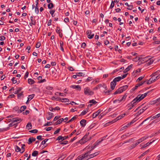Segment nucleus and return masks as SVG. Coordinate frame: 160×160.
Segmentation results:
<instances>
[{"label": "nucleus", "instance_id": "obj_1", "mask_svg": "<svg viewBox=\"0 0 160 160\" xmlns=\"http://www.w3.org/2000/svg\"><path fill=\"white\" fill-rule=\"evenodd\" d=\"M145 97L142 94L141 96L138 95L137 97L135 98L130 103H128L127 107L128 108V110H130L136 104V103L139 102L140 101L144 98Z\"/></svg>", "mask_w": 160, "mask_h": 160}, {"label": "nucleus", "instance_id": "obj_2", "mask_svg": "<svg viewBox=\"0 0 160 160\" xmlns=\"http://www.w3.org/2000/svg\"><path fill=\"white\" fill-rule=\"evenodd\" d=\"M121 80V77H118L114 78L113 81L110 83V87L112 90L114 89L117 84V82H118Z\"/></svg>", "mask_w": 160, "mask_h": 160}, {"label": "nucleus", "instance_id": "obj_3", "mask_svg": "<svg viewBox=\"0 0 160 160\" xmlns=\"http://www.w3.org/2000/svg\"><path fill=\"white\" fill-rule=\"evenodd\" d=\"M125 115H126V114L125 113H124L123 114H122L119 115L118 117L116 118L114 120H113L112 121H109L108 122V123H106L104 125L105 126H107L110 125L111 124H112V123L115 122L121 119L123 117L125 116Z\"/></svg>", "mask_w": 160, "mask_h": 160}, {"label": "nucleus", "instance_id": "obj_4", "mask_svg": "<svg viewBox=\"0 0 160 160\" xmlns=\"http://www.w3.org/2000/svg\"><path fill=\"white\" fill-rule=\"evenodd\" d=\"M84 93L85 95L90 96L93 94L94 92L88 87H86L84 89Z\"/></svg>", "mask_w": 160, "mask_h": 160}, {"label": "nucleus", "instance_id": "obj_5", "mask_svg": "<svg viewBox=\"0 0 160 160\" xmlns=\"http://www.w3.org/2000/svg\"><path fill=\"white\" fill-rule=\"evenodd\" d=\"M86 152V153H87V156L88 158V160L89 159L93 158L99 154L100 153V152L98 151L90 154L91 153V150L88 151Z\"/></svg>", "mask_w": 160, "mask_h": 160}, {"label": "nucleus", "instance_id": "obj_6", "mask_svg": "<svg viewBox=\"0 0 160 160\" xmlns=\"http://www.w3.org/2000/svg\"><path fill=\"white\" fill-rule=\"evenodd\" d=\"M87 155V153L85 152L78 156L75 160H88Z\"/></svg>", "mask_w": 160, "mask_h": 160}, {"label": "nucleus", "instance_id": "obj_7", "mask_svg": "<svg viewBox=\"0 0 160 160\" xmlns=\"http://www.w3.org/2000/svg\"><path fill=\"white\" fill-rule=\"evenodd\" d=\"M10 120L12 123L16 122V123H20L22 121V119L19 118H13L11 119Z\"/></svg>", "mask_w": 160, "mask_h": 160}, {"label": "nucleus", "instance_id": "obj_8", "mask_svg": "<svg viewBox=\"0 0 160 160\" xmlns=\"http://www.w3.org/2000/svg\"><path fill=\"white\" fill-rule=\"evenodd\" d=\"M151 75L152 77L150 78V81H152L153 82L160 78V75L155 76L154 73L152 74Z\"/></svg>", "mask_w": 160, "mask_h": 160}, {"label": "nucleus", "instance_id": "obj_9", "mask_svg": "<svg viewBox=\"0 0 160 160\" xmlns=\"http://www.w3.org/2000/svg\"><path fill=\"white\" fill-rule=\"evenodd\" d=\"M87 135H85L83 137V138L79 141V142L81 144H84L88 141V139L87 138Z\"/></svg>", "mask_w": 160, "mask_h": 160}, {"label": "nucleus", "instance_id": "obj_10", "mask_svg": "<svg viewBox=\"0 0 160 160\" xmlns=\"http://www.w3.org/2000/svg\"><path fill=\"white\" fill-rule=\"evenodd\" d=\"M101 87H103L104 88H105V89H106L107 86L104 83H103V85H102L101 84H98L96 87L94 88H93V89L94 90H97V89H98L99 88H100Z\"/></svg>", "mask_w": 160, "mask_h": 160}, {"label": "nucleus", "instance_id": "obj_11", "mask_svg": "<svg viewBox=\"0 0 160 160\" xmlns=\"http://www.w3.org/2000/svg\"><path fill=\"white\" fill-rule=\"evenodd\" d=\"M91 30H88L86 32V34L88 35V37L89 39H92L93 38L94 34V33L91 34Z\"/></svg>", "mask_w": 160, "mask_h": 160}, {"label": "nucleus", "instance_id": "obj_12", "mask_svg": "<svg viewBox=\"0 0 160 160\" xmlns=\"http://www.w3.org/2000/svg\"><path fill=\"white\" fill-rule=\"evenodd\" d=\"M89 103H90L88 105V107H91L93 105L96 104L97 102H96L95 100L94 99H92V100H90L89 101Z\"/></svg>", "mask_w": 160, "mask_h": 160}, {"label": "nucleus", "instance_id": "obj_13", "mask_svg": "<svg viewBox=\"0 0 160 160\" xmlns=\"http://www.w3.org/2000/svg\"><path fill=\"white\" fill-rule=\"evenodd\" d=\"M31 22H30L29 25L32 26V25H35L36 24V22L34 19H33V16H31L30 18Z\"/></svg>", "mask_w": 160, "mask_h": 160}, {"label": "nucleus", "instance_id": "obj_14", "mask_svg": "<svg viewBox=\"0 0 160 160\" xmlns=\"http://www.w3.org/2000/svg\"><path fill=\"white\" fill-rule=\"evenodd\" d=\"M53 116V114L52 113L48 112L46 115V118L48 120L50 119Z\"/></svg>", "mask_w": 160, "mask_h": 160}, {"label": "nucleus", "instance_id": "obj_15", "mask_svg": "<svg viewBox=\"0 0 160 160\" xmlns=\"http://www.w3.org/2000/svg\"><path fill=\"white\" fill-rule=\"evenodd\" d=\"M70 87L73 89H77L79 91H80L81 90V87L79 85H72L70 86Z\"/></svg>", "mask_w": 160, "mask_h": 160}, {"label": "nucleus", "instance_id": "obj_16", "mask_svg": "<svg viewBox=\"0 0 160 160\" xmlns=\"http://www.w3.org/2000/svg\"><path fill=\"white\" fill-rule=\"evenodd\" d=\"M68 136H65L64 137H62L61 136H59L58 137L57 139V140H58V141L61 140V141H62L64 139H66L67 138H68Z\"/></svg>", "mask_w": 160, "mask_h": 160}, {"label": "nucleus", "instance_id": "obj_17", "mask_svg": "<svg viewBox=\"0 0 160 160\" xmlns=\"http://www.w3.org/2000/svg\"><path fill=\"white\" fill-rule=\"evenodd\" d=\"M128 85H125L119 88L121 92H122L123 91L126 90L128 88Z\"/></svg>", "mask_w": 160, "mask_h": 160}, {"label": "nucleus", "instance_id": "obj_18", "mask_svg": "<svg viewBox=\"0 0 160 160\" xmlns=\"http://www.w3.org/2000/svg\"><path fill=\"white\" fill-rule=\"evenodd\" d=\"M36 138L33 137L30 138L28 140V143L29 144H31L33 141H35Z\"/></svg>", "mask_w": 160, "mask_h": 160}, {"label": "nucleus", "instance_id": "obj_19", "mask_svg": "<svg viewBox=\"0 0 160 160\" xmlns=\"http://www.w3.org/2000/svg\"><path fill=\"white\" fill-rule=\"evenodd\" d=\"M86 121L85 119H82L80 121V123L82 127H84L86 125Z\"/></svg>", "mask_w": 160, "mask_h": 160}, {"label": "nucleus", "instance_id": "obj_20", "mask_svg": "<svg viewBox=\"0 0 160 160\" xmlns=\"http://www.w3.org/2000/svg\"><path fill=\"white\" fill-rule=\"evenodd\" d=\"M155 141V140H153L152 141V142H148L146 144H144L143 146L141 147V149H143V148H145L147 147L149 145L151 144L153 142Z\"/></svg>", "mask_w": 160, "mask_h": 160}, {"label": "nucleus", "instance_id": "obj_21", "mask_svg": "<svg viewBox=\"0 0 160 160\" xmlns=\"http://www.w3.org/2000/svg\"><path fill=\"white\" fill-rule=\"evenodd\" d=\"M133 66L132 64H131L129 66L123 71L124 73H126L128 72L132 68Z\"/></svg>", "mask_w": 160, "mask_h": 160}, {"label": "nucleus", "instance_id": "obj_22", "mask_svg": "<svg viewBox=\"0 0 160 160\" xmlns=\"http://www.w3.org/2000/svg\"><path fill=\"white\" fill-rule=\"evenodd\" d=\"M22 89V87H18L17 88V89L13 92V93L15 94H18V93L20 92Z\"/></svg>", "mask_w": 160, "mask_h": 160}, {"label": "nucleus", "instance_id": "obj_23", "mask_svg": "<svg viewBox=\"0 0 160 160\" xmlns=\"http://www.w3.org/2000/svg\"><path fill=\"white\" fill-rule=\"evenodd\" d=\"M23 91H22L21 93L17 94L18 98V99H21V97L22 98L23 97Z\"/></svg>", "mask_w": 160, "mask_h": 160}, {"label": "nucleus", "instance_id": "obj_24", "mask_svg": "<svg viewBox=\"0 0 160 160\" xmlns=\"http://www.w3.org/2000/svg\"><path fill=\"white\" fill-rule=\"evenodd\" d=\"M28 83L30 85H32L35 83L34 81L31 78L28 79Z\"/></svg>", "mask_w": 160, "mask_h": 160}, {"label": "nucleus", "instance_id": "obj_25", "mask_svg": "<svg viewBox=\"0 0 160 160\" xmlns=\"http://www.w3.org/2000/svg\"><path fill=\"white\" fill-rule=\"evenodd\" d=\"M32 128V125L31 123H28L26 126V129L28 130L31 129Z\"/></svg>", "mask_w": 160, "mask_h": 160}, {"label": "nucleus", "instance_id": "obj_26", "mask_svg": "<svg viewBox=\"0 0 160 160\" xmlns=\"http://www.w3.org/2000/svg\"><path fill=\"white\" fill-rule=\"evenodd\" d=\"M98 111H97V112L92 114V117L93 118H96L99 114V113L101 112H98Z\"/></svg>", "mask_w": 160, "mask_h": 160}, {"label": "nucleus", "instance_id": "obj_27", "mask_svg": "<svg viewBox=\"0 0 160 160\" xmlns=\"http://www.w3.org/2000/svg\"><path fill=\"white\" fill-rule=\"evenodd\" d=\"M64 121V120H63V118H60V119H59V120H58L56 122L55 124V125H57L58 124H59L60 123H61L62 122V121Z\"/></svg>", "mask_w": 160, "mask_h": 160}, {"label": "nucleus", "instance_id": "obj_28", "mask_svg": "<svg viewBox=\"0 0 160 160\" xmlns=\"http://www.w3.org/2000/svg\"><path fill=\"white\" fill-rule=\"evenodd\" d=\"M15 151L16 152H20L21 153V149L17 145L15 147Z\"/></svg>", "mask_w": 160, "mask_h": 160}, {"label": "nucleus", "instance_id": "obj_29", "mask_svg": "<svg viewBox=\"0 0 160 160\" xmlns=\"http://www.w3.org/2000/svg\"><path fill=\"white\" fill-rule=\"evenodd\" d=\"M55 94L56 96L59 95L62 96H66V94H65L59 92H56L55 93Z\"/></svg>", "mask_w": 160, "mask_h": 160}, {"label": "nucleus", "instance_id": "obj_30", "mask_svg": "<svg viewBox=\"0 0 160 160\" xmlns=\"http://www.w3.org/2000/svg\"><path fill=\"white\" fill-rule=\"evenodd\" d=\"M147 63L149 65H151L154 62V60L153 59L150 58L147 61Z\"/></svg>", "mask_w": 160, "mask_h": 160}, {"label": "nucleus", "instance_id": "obj_31", "mask_svg": "<svg viewBox=\"0 0 160 160\" xmlns=\"http://www.w3.org/2000/svg\"><path fill=\"white\" fill-rule=\"evenodd\" d=\"M38 154V151H34L32 154V155L33 157H35Z\"/></svg>", "mask_w": 160, "mask_h": 160}, {"label": "nucleus", "instance_id": "obj_32", "mask_svg": "<svg viewBox=\"0 0 160 160\" xmlns=\"http://www.w3.org/2000/svg\"><path fill=\"white\" fill-rule=\"evenodd\" d=\"M77 118V117L76 116H74V117H72L71 119L69 121H68L67 123H69L70 122L73 121V120H74L76 119Z\"/></svg>", "mask_w": 160, "mask_h": 160}, {"label": "nucleus", "instance_id": "obj_33", "mask_svg": "<svg viewBox=\"0 0 160 160\" xmlns=\"http://www.w3.org/2000/svg\"><path fill=\"white\" fill-rule=\"evenodd\" d=\"M34 96V94H32L29 95L28 97V101L31 100L33 98Z\"/></svg>", "mask_w": 160, "mask_h": 160}, {"label": "nucleus", "instance_id": "obj_34", "mask_svg": "<svg viewBox=\"0 0 160 160\" xmlns=\"http://www.w3.org/2000/svg\"><path fill=\"white\" fill-rule=\"evenodd\" d=\"M149 117L150 118V119H151V120H153L154 119L156 118H158V114L154 116H151Z\"/></svg>", "mask_w": 160, "mask_h": 160}, {"label": "nucleus", "instance_id": "obj_35", "mask_svg": "<svg viewBox=\"0 0 160 160\" xmlns=\"http://www.w3.org/2000/svg\"><path fill=\"white\" fill-rule=\"evenodd\" d=\"M132 60L134 62H137L139 60L140 61V58L136 57V58H133Z\"/></svg>", "mask_w": 160, "mask_h": 160}, {"label": "nucleus", "instance_id": "obj_36", "mask_svg": "<svg viewBox=\"0 0 160 160\" xmlns=\"http://www.w3.org/2000/svg\"><path fill=\"white\" fill-rule=\"evenodd\" d=\"M29 132L31 133H36L38 132V130L36 129H33V130H32L29 131Z\"/></svg>", "mask_w": 160, "mask_h": 160}, {"label": "nucleus", "instance_id": "obj_37", "mask_svg": "<svg viewBox=\"0 0 160 160\" xmlns=\"http://www.w3.org/2000/svg\"><path fill=\"white\" fill-rule=\"evenodd\" d=\"M61 101L64 102H67L69 101V99L68 98H61Z\"/></svg>", "mask_w": 160, "mask_h": 160}, {"label": "nucleus", "instance_id": "obj_38", "mask_svg": "<svg viewBox=\"0 0 160 160\" xmlns=\"http://www.w3.org/2000/svg\"><path fill=\"white\" fill-rule=\"evenodd\" d=\"M25 146V145L24 144H22V146L21 147V153H22L24 152V151H25V148H24Z\"/></svg>", "mask_w": 160, "mask_h": 160}, {"label": "nucleus", "instance_id": "obj_39", "mask_svg": "<svg viewBox=\"0 0 160 160\" xmlns=\"http://www.w3.org/2000/svg\"><path fill=\"white\" fill-rule=\"evenodd\" d=\"M53 7V4L52 3H50L48 5V8L49 9H51Z\"/></svg>", "mask_w": 160, "mask_h": 160}, {"label": "nucleus", "instance_id": "obj_40", "mask_svg": "<svg viewBox=\"0 0 160 160\" xmlns=\"http://www.w3.org/2000/svg\"><path fill=\"white\" fill-rule=\"evenodd\" d=\"M139 87V86L138 85V84H137L135 86V87H134V88H132L131 90V92H133V91H134L136 89H137V88Z\"/></svg>", "mask_w": 160, "mask_h": 160}, {"label": "nucleus", "instance_id": "obj_41", "mask_svg": "<svg viewBox=\"0 0 160 160\" xmlns=\"http://www.w3.org/2000/svg\"><path fill=\"white\" fill-rule=\"evenodd\" d=\"M76 74H77L78 76H84L85 75L82 72H78L76 73Z\"/></svg>", "mask_w": 160, "mask_h": 160}, {"label": "nucleus", "instance_id": "obj_42", "mask_svg": "<svg viewBox=\"0 0 160 160\" xmlns=\"http://www.w3.org/2000/svg\"><path fill=\"white\" fill-rule=\"evenodd\" d=\"M146 81H142L137 84H138V85L139 87L143 85L145 82H146Z\"/></svg>", "mask_w": 160, "mask_h": 160}, {"label": "nucleus", "instance_id": "obj_43", "mask_svg": "<svg viewBox=\"0 0 160 160\" xmlns=\"http://www.w3.org/2000/svg\"><path fill=\"white\" fill-rule=\"evenodd\" d=\"M108 112H105V111H104V112H102L101 114L99 116V117H100V116H101L100 117V118H101V117L103 116H104V115H105L106 113H108Z\"/></svg>", "mask_w": 160, "mask_h": 160}, {"label": "nucleus", "instance_id": "obj_44", "mask_svg": "<svg viewBox=\"0 0 160 160\" xmlns=\"http://www.w3.org/2000/svg\"><path fill=\"white\" fill-rule=\"evenodd\" d=\"M121 93V92L120 90H119V89L118 88L113 93V94L114 95H116L117 94L120 93Z\"/></svg>", "mask_w": 160, "mask_h": 160}, {"label": "nucleus", "instance_id": "obj_45", "mask_svg": "<svg viewBox=\"0 0 160 160\" xmlns=\"http://www.w3.org/2000/svg\"><path fill=\"white\" fill-rule=\"evenodd\" d=\"M160 120V119H156L153 121L152 122V123H157Z\"/></svg>", "mask_w": 160, "mask_h": 160}, {"label": "nucleus", "instance_id": "obj_46", "mask_svg": "<svg viewBox=\"0 0 160 160\" xmlns=\"http://www.w3.org/2000/svg\"><path fill=\"white\" fill-rule=\"evenodd\" d=\"M128 128V126L125 125L123 127H122L120 128V131H122V130H124L125 129L127 128Z\"/></svg>", "mask_w": 160, "mask_h": 160}, {"label": "nucleus", "instance_id": "obj_47", "mask_svg": "<svg viewBox=\"0 0 160 160\" xmlns=\"http://www.w3.org/2000/svg\"><path fill=\"white\" fill-rule=\"evenodd\" d=\"M88 111H82L81 112V113L80 114V116H82L85 115V114H86V113Z\"/></svg>", "mask_w": 160, "mask_h": 160}, {"label": "nucleus", "instance_id": "obj_48", "mask_svg": "<svg viewBox=\"0 0 160 160\" xmlns=\"http://www.w3.org/2000/svg\"><path fill=\"white\" fill-rule=\"evenodd\" d=\"M51 110H59L60 108L58 107H56L54 108L51 107Z\"/></svg>", "mask_w": 160, "mask_h": 160}, {"label": "nucleus", "instance_id": "obj_49", "mask_svg": "<svg viewBox=\"0 0 160 160\" xmlns=\"http://www.w3.org/2000/svg\"><path fill=\"white\" fill-rule=\"evenodd\" d=\"M114 2L113 1H112L111 4L110 6V8L111 9H112L114 7Z\"/></svg>", "mask_w": 160, "mask_h": 160}, {"label": "nucleus", "instance_id": "obj_50", "mask_svg": "<svg viewBox=\"0 0 160 160\" xmlns=\"http://www.w3.org/2000/svg\"><path fill=\"white\" fill-rule=\"evenodd\" d=\"M35 12L37 14H38L39 13V9L38 7V6L36 5Z\"/></svg>", "mask_w": 160, "mask_h": 160}, {"label": "nucleus", "instance_id": "obj_51", "mask_svg": "<svg viewBox=\"0 0 160 160\" xmlns=\"http://www.w3.org/2000/svg\"><path fill=\"white\" fill-rule=\"evenodd\" d=\"M48 139H44V140L42 141L41 143V144H44L46 143V142L48 141Z\"/></svg>", "mask_w": 160, "mask_h": 160}, {"label": "nucleus", "instance_id": "obj_52", "mask_svg": "<svg viewBox=\"0 0 160 160\" xmlns=\"http://www.w3.org/2000/svg\"><path fill=\"white\" fill-rule=\"evenodd\" d=\"M155 103H157V104L160 103V97L155 100Z\"/></svg>", "mask_w": 160, "mask_h": 160}, {"label": "nucleus", "instance_id": "obj_53", "mask_svg": "<svg viewBox=\"0 0 160 160\" xmlns=\"http://www.w3.org/2000/svg\"><path fill=\"white\" fill-rule=\"evenodd\" d=\"M148 137H142V138H140V140H141V142H142L143 141L145 140H146V139H147V138H148Z\"/></svg>", "mask_w": 160, "mask_h": 160}, {"label": "nucleus", "instance_id": "obj_54", "mask_svg": "<svg viewBox=\"0 0 160 160\" xmlns=\"http://www.w3.org/2000/svg\"><path fill=\"white\" fill-rule=\"evenodd\" d=\"M41 46V43L39 42H38L36 45V47L37 48H38L40 47Z\"/></svg>", "mask_w": 160, "mask_h": 160}, {"label": "nucleus", "instance_id": "obj_55", "mask_svg": "<svg viewBox=\"0 0 160 160\" xmlns=\"http://www.w3.org/2000/svg\"><path fill=\"white\" fill-rule=\"evenodd\" d=\"M145 76H141L139 77L137 79V81L139 82Z\"/></svg>", "mask_w": 160, "mask_h": 160}, {"label": "nucleus", "instance_id": "obj_56", "mask_svg": "<svg viewBox=\"0 0 160 160\" xmlns=\"http://www.w3.org/2000/svg\"><path fill=\"white\" fill-rule=\"evenodd\" d=\"M153 44H160V41H156L153 42H152Z\"/></svg>", "mask_w": 160, "mask_h": 160}, {"label": "nucleus", "instance_id": "obj_57", "mask_svg": "<svg viewBox=\"0 0 160 160\" xmlns=\"http://www.w3.org/2000/svg\"><path fill=\"white\" fill-rule=\"evenodd\" d=\"M134 140H135V139H134V138H132L130 139L128 141H126L124 143H126V142H130V141L133 142Z\"/></svg>", "mask_w": 160, "mask_h": 160}, {"label": "nucleus", "instance_id": "obj_58", "mask_svg": "<svg viewBox=\"0 0 160 160\" xmlns=\"http://www.w3.org/2000/svg\"><path fill=\"white\" fill-rule=\"evenodd\" d=\"M55 11L54 10H52L50 11V13L51 14L52 17H53V14L54 13Z\"/></svg>", "mask_w": 160, "mask_h": 160}, {"label": "nucleus", "instance_id": "obj_59", "mask_svg": "<svg viewBox=\"0 0 160 160\" xmlns=\"http://www.w3.org/2000/svg\"><path fill=\"white\" fill-rule=\"evenodd\" d=\"M52 127H48V128H46L45 129V130L47 131H50V130H51L52 129Z\"/></svg>", "mask_w": 160, "mask_h": 160}, {"label": "nucleus", "instance_id": "obj_60", "mask_svg": "<svg viewBox=\"0 0 160 160\" xmlns=\"http://www.w3.org/2000/svg\"><path fill=\"white\" fill-rule=\"evenodd\" d=\"M29 74V72H27L24 76V78L25 79H26V78L28 76Z\"/></svg>", "mask_w": 160, "mask_h": 160}, {"label": "nucleus", "instance_id": "obj_61", "mask_svg": "<svg viewBox=\"0 0 160 160\" xmlns=\"http://www.w3.org/2000/svg\"><path fill=\"white\" fill-rule=\"evenodd\" d=\"M5 39V37L4 36H0V40L3 41Z\"/></svg>", "mask_w": 160, "mask_h": 160}, {"label": "nucleus", "instance_id": "obj_62", "mask_svg": "<svg viewBox=\"0 0 160 160\" xmlns=\"http://www.w3.org/2000/svg\"><path fill=\"white\" fill-rule=\"evenodd\" d=\"M138 120V119H137L136 118H134L130 122L131 123H132V124L134 123L135 122H136L137 120Z\"/></svg>", "mask_w": 160, "mask_h": 160}, {"label": "nucleus", "instance_id": "obj_63", "mask_svg": "<svg viewBox=\"0 0 160 160\" xmlns=\"http://www.w3.org/2000/svg\"><path fill=\"white\" fill-rule=\"evenodd\" d=\"M15 78L13 77L12 79V81L13 83L15 84L17 82V80H15Z\"/></svg>", "mask_w": 160, "mask_h": 160}, {"label": "nucleus", "instance_id": "obj_64", "mask_svg": "<svg viewBox=\"0 0 160 160\" xmlns=\"http://www.w3.org/2000/svg\"><path fill=\"white\" fill-rule=\"evenodd\" d=\"M60 118V116H56L53 119L54 121H55L58 119Z\"/></svg>", "mask_w": 160, "mask_h": 160}]
</instances>
